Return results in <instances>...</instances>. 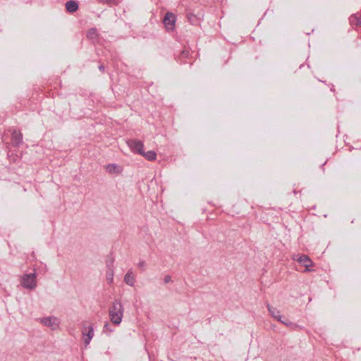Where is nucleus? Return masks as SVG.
Returning <instances> with one entry per match:
<instances>
[{"mask_svg":"<svg viewBox=\"0 0 361 361\" xmlns=\"http://www.w3.org/2000/svg\"><path fill=\"white\" fill-rule=\"evenodd\" d=\"M267 309L272 317L277 320H281L282 316L280 314V311L277 308L274 307L268 304Z\"/></svg>","mask_w":361,"mask_h":361,"instance_id":"obj_11","label":"nucleus"},{"mask_svg":"<svg viewBox=\"0 0 361 361\" xmlns=\"http://www.w3.org/2000/svg\"><path fill=\"white\" fill-rule=\"evenodd\" d=\"M82 335L85 345L87 346V345H89L92 338L94 336V329L92 326H84L82 329Z\"/></svg>","mask_w":361,"mask_h":361,"instance_id":"obj_6","label":"nucleus"},{"mask_svg":"<svg viewBox=\"0 0 361 361\" xmlns=\"http://www.w3.org/2000/svg\"><path fill=\"white\" fill-rule=\"evenodd\" d=\"M105 170L111 174H120L123 171V167L116 164H110L105 166Z\"/></svg>","mask_w":361,"mask_h":361,"instance_id":"obj_8","label":"nucleus"},{"mask_svg":"<svg viewBox=\"0 0 361 361\" xmlns=\"http://www.w3.org/2000/svg\"><path fill=\"white\" fill-rule=\"evenodd\" d=\"M39 322L45 326L51 328L52 330L56 329L59 326V319L56 317H47L40 318Z\"/></svg>","mask_w":361,"mask_h":361,"instance_id":"obj_5","label":"nucleus"},{"mask_svg":"<svg viewBox=\"0 0 361 361\" xmlns=\"http://www.w3.org/2000/svg\"><path fill=\"white\" fill-rule=\"evenodd\" d=\"M144 264H145V263L142 262H140V263H139V264H138V266H139V267H143V266H144Z\"/></svg>","mask_w":361,"mask_h":361,"instance_id":"obj_19","label":"nucleus"},{"mask_svg":"<svg viewBox=\"0 0 361 361\" xmlns=\"http://www.w3.org/2000/svg\"><path fill=\"white\" fill-rule=\"evenodd\" d=\"M350 22L352 25H361V14L357 13L350 17Z\"/></svg>","mask_w":361,"mask_h":361,"instance_id":"obj_13","label":"nucleus"},{"mask_svg":"<svg viewBox=\"0 0 361 361\" xmlns=\"http://www.w3.org/2000/svg\"><path fill=\"white\" fill-rule=\"evenodd\" d=\"M124 281L130 286H133L135 282V275L132 269H129L124 276Z\"/></svg>","mask_w":361,"mask_h":361,"instance_id":"obj_10","label":"nucleus"},{"mask_svg":"<svg viewBox=\"0 0 361 361\" xmlns=\"http://www.w3.org/2000/svg\"><path fill=\"white\" fill-rule=\"evenodd\" d=\"M66 11L69 13H73L78 8V5L75 1H68L66 4Z\"/></svg>","mask_w":361,"mask_h":361,"instance_id":"obj_12","label":"nucleus"},{"mask_svg":"<svg viewBox=\"0 0 361 361\" xmlns=\"http://www.w3.org/2000/svg\"><path fill=\"white\" fill-rule=\"evenodd\" d=\"M280 322H281L282 324H284L286 326H290L291 325V322L286 318L285 317H283L281 319V320H279Z\"/></svg>","mask_w":361,"mask_h":361,"instance_id":"obj_17","label":"nucleus"},{"mask_svg":"<svg viewBox=\"0 0 361 361\" xmlns=\"http://www.w3.org/2000/svg\"><path fill=\"white\" fill-rule=\"evenodd\" d=\"M293 259L304 266L305 267V271L308 272L312 271L310 268L314 266V263L307 255L299 254L294 255L293 256Z\"/></svg>","mask_w":361,"mask_h":361,"instance_id":"obj_3","label":"nucleus"},{"mask_svg":"<svg viewBox=\"0 0 361 361\" xmlns=\"http://www.w3.org/2000/svg\"><path fill=\"white\" fill-rule=\"evenodd\" d=\"M171 280V277L169 276H166L164 279V281L166 283L169 282Z\"/></svg>","mask_w":361,"mask_h":361,"instance_id":"obj_18","label":"nucleus"},{"mask_svg":"<svg viewBox=\"0 0 361 361\" xmlns=\"http://www.w3.org/2000/svg\"><path fill=\"white\" fill-rule=\"evenodd\" d=\"M23 142V134L20 131L14 130L11 134V143L13 146H19Z\"/></svg>","mask_w":361,"mask_h":361,"instance_id":"obj_9","label":"nucleus"},{"mask_svg":"<svg viewBox=\"0 0 361 361\" xmlns=\"http://www.w3.org/2000/svg\"><path fill=\"white\" fill-rule=\"evenodd\" d=\"M141 155H142L148 161H153L157 158V154L154 151H148L147 152H143V154Z\"/></svg>","mask_w":361,"mask_h":361,"instance_id":"obj_14","label":"nucleus"},{"mask_svg":"<svg viewBox=\"0 0 361 361\" xmlns=\"http://www.w3.org/2000/svg\"><path fill=\"white\" fill-rule=\"evenodd\" d=\"M123 307L121 302L116 300L113 302L112 305L109 307V314L111 322L115 324L118 325L121 324L123 316Z\"/></svg>","mask_w":361,"mask_h":361,"instance_id":"obj_1","label":"nucleus"},{"mask_svg":"<svg viewBox=\"0 0 361 361\" xmlns=\"http://www.w3.org/2000/svg\"><path fill=\"white\" fill-rule=\"evenodd\" d=\"M176 18L174 13L167 12L163 19V23L167 31L171 32L175 29Z\"/></svg>","mask_w":361,"mask_h":361,"instance_id":"obj_4","label":"nucleus"},{"mask_svg":"<svg viewBox=\"0 0 361 361\" xmlns=\"http://www.w3.org/2000/svg\"><path fill=\"white\" fill-rule=\"evenodd\" d=\"M128 145L129 147L132 149V151L137 152L140 154H143L144 145L141 141L137 140H132L128 142Z\"/></svg>","mask_w":361,"mask_h":361,"instance_id":"obj_7","label":"nucleus"},{"mask_svg":"<svg viewBox=\"0 0 361 361\" xmlns=\"http://www.w3.org/2000/svg\"><path fill=\"white\" fill-rule=\"evenodd\" d=\"M113 277H114L113 271L110 270L106 274V279H107V280H108V281L109 283H112L113 282Z\"/></svg>","mask_w":361,"mask_h":361,"instance_id":"obj_16","label":"nucleus"},{"mask_svg":"<svg viewBox=\"0 0 361 361\" xmlns=\"http://www.w3.org/2000/svg\"><path fill=\"white\" fill-rule=\"evenodd\" d=\"M21 285L27 289H35L37 286L36 274H23L20 280Z\"/></svg>","mask_w":361,"mask_h":361,"instance_id":"obj_2","label":"nucleus"},{"mask_svg":"<svg viewBox=\"0 0 361 361\" xmlns=\"http://www.w3.org/2000/svg\"><path fill=\"white\" fill-rule=\"evenodd\" d=\"M97 35V30L94 28L89 30L87 33V37L90 39H94Z\"/></svg>","mask_w":361,"mask_h":361,"instance_id":"obj_15","label":"nucleus"}]
</instances>
